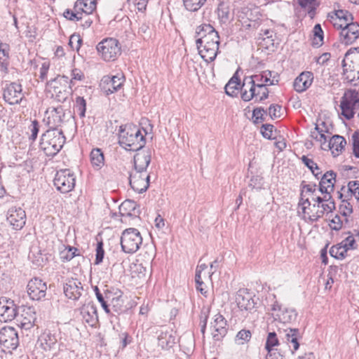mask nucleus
Returning <instances> with one entry per match:
<instances>
[{"instance_id":"16","label":"nucleus","mask_w":359,"mask_h":359,"mask_svg":"<svg viewBox=\"0 0 359 359\" xmlns=\"http://www.w3.org/2000/svg\"><path fill=\"white\" fill-rule=\"evenodd\" d=\"M46 114L47 116V124L50 130L57 129L65 122V112L62 106L48 108Z\"/></svg>"},{"instance_id":"7","label":"nucleus","mask_w":359,"mask_h":359,"mask_svg":"<svg viewBox=\"0 0 359 359\" xmlns=\"http://www.w3.org/2000/svg\"><path fill=\"white\" fill-rule=\"evenodd\" d=\"M97 50L104 61H114L121 53L118 41L114 38H107L97 45Z\"/></svg>"},{"instance_id":"20","label":"nucleus","mask_w":359,"mask_h":359,"mask_svg":"<svg viewBox=\"0 0 359 359\" xmlns=\"http://www.w3.org/2000/svg\"><path fill=\"white\" fill-rule=\"evenodd\" d=\"M21 84L13 82L10 83L4 91V98L10 104H19L22 98Z\"/></svg>"},{"instance_id":"37","label":"nucleus","mask_w":359,"mask_h":359,"mask_svg":"<svg viewBox=\"0 0 359 359\" xmlns=\"http://www.w3.org/2000/svg\"><path fill=\"white\" fill-rule=\"evenodd\" d=\"M276 34L275 32L270 29H261L259 36L260 43L264 46L265 48L269 49L274 46L275 38Z\"/></svg>"},{"instance_id":"2","label":"nucleus","mask_w":359,"mask_h":359,"mask_svg":"<svg viewBox=\"0 0 359 359\" xmlns=\"http://www.w3.org/2000/svg\"><path fill=\"white\" fill-rule=\"evenodd\" d=\"M118 143L126 150L139 151L144 147L146 140L137 126L128 123L120 126Z\"/></svg>"},{"instance_id":"33","label":"nucleus","mask_w":359,"mask_h":359,"mask_svg":"<svg viewBox=\"0 0 359 359\" xmlns=\"http://www.w3.org/2000/svg\"><path fill=\"white\" fill-rule=\"evenodd\" d=\"M96 8V0H77L74 6L75 11L79 12L81 16L87 17Z\"/></svg>"},{"instance_id":"35","label":"nucleus","mask_w":359,"mask_h":359,"mask_svg":"<svg viewBox=\"0 0 359 359\" xmlns=\"http://www.w3.org/2000/svg\"><path fill=\"white\" fill-rule=\"evenodd\" d=\"M273 72L266 70L262 72L261 74L251 76L250 77L253 79L256 83L262 85H276L278 83V79L277 75H272Z\"/></svg>"},{"instance_id":"43","label":"nucleus","mask_w":359,"mask_h":359,"mask_svg":"<svg viewBox=\"0 0 359 359\" xmlns=\"http://www.w3.org/2000/svg\"><path fill=\"white\" fill-rule=\"evenodd\" d=\"M79 250L72 246L66 247L60 252V257L62 262H69L74 257L79 256Z\"/></svg>"},{"instance_id":"22","label":"nucleus","mask_w":359,"mask_h":359,"mask_svg":"<svg viewBox=\"0 0 359 359\" xmlns=\"http://www.w3.org/2000/svg\"><path fill=\"white\" fill-rule=\"evenodd\" d=\"M213 338L216 341L222 339L227 333L228 325L226 320L220 313H217L211 323Z\"/></svg>"},{"instance_id":"4","label":"nucleus","mask_w":359,"mask_h":359,"mask_svg":"<svg viewBox=\"0 0 359 359\" xmlns=\"http://www.w3.org/2000/svg\"><path fill=\"white\" fill-rule=\"evenodd\" d=\"M68 80L66 76H57L47 83L53 89L52 96L59 102H65L72 94V86L69 84Z\"/></svg>"},{"instance_id":"3","label":"nucleus","mask_w":359,"mask_h":359,"mask_svg":"<svg viewBox=\"0 0 359 359\" xmlns=\"http://www.w3.org/2000/svg\"><path fill=\"white\" fill-rule=\"evenodd\" d=\"M65 140L61 130H48L41 137L40 147L46 156H54L61 150Z\"/></svg>"},{"instance_id":"58","label":"nucleus","mask_w":359,"mask_h":359,"mask_svg":"<svg viewBox=\"0 0 359 359\" xmlns=\"http://www.w3.org/2000/svg\"><path fill=\"white\" fill-rule=\"evenodd\" d=\"M347 187L351 196H353L359 203V181H350Z\"/></svg>"},{"instance_id":"44","label":"nucleus","mask_w":359,"mask_h":359,"mask_svg":"<svg viewBox=\"0 0 359 359\" xmlns=\"http://www.w3.org/2000/svg\"><path fill=\"white\" fill-rule=\"evenodd\" d=\"M302 161L303 163L311 171L316 178L319 179L322 172L320 170V168L318 166L313 159L309 158L306 156H302Z\"/></svg>"},{"instance_id":"34","label":"nucleus","mask_w":359,"mask_h":359,"mask_svg":"<svg viewBox=\"0 0 359 359\" xmlns=\"http://www.w3.org/2000/svg\"><path fill=\"white\" fill-rule=\"evenodd\" d=\"M285 339L286 343L289 345V347L291 348V345H292L293 349L292 350V353H294V351L298 350L299 347V339L302 338V334L300 331L297 328H287L285 330Z\"/></svg>"},{"instance_id":"63","label":"nucleus","mask_w":359,"mask_h":359,"mask_svg":"<svg viewBox=\"0 0 359 359\" xmlns=\"http://www.w3.org/2000/svg\"><path fill=\"white\" fill-rule=\"evenodd\" d=\"M342 79L349 83L354 81L355 74L354 70L351 69V65H348L347 68L343 69Z\"/></svg>"},{"instance_id":"50","label":"nucleus","mask_w":359,"mask_h":359,"mask_svg":"<svg viewBox=\"0 0 359 359\" xmlns=\"http://www.w3.org/2000/svg\"><path fill=\"white\" fill-rule=\"evenodd\" d=\"M206 0H183L185 8L190 11H196L201 8Z\"/></svg>"},{"instance_id":"5","label":"nucleus","mask_w":359,"mask_h":359,"mask_svg":"<svg viewBox=\"0 0 359 359\" xmlns=\"http://www.w3.org/2000/svg\"><path fill=\"white\" fill-rule=\"evenodd\" d=\"M359 104V93L355 89L346 90L340 101L341 114L347 120L353 118L355 114L356 107Z\"/></svg>"},{"instance_id":"60","label":"nucleus","mask_w":359,"mask_h":359,"mask_svg":"<svg viewBox=\"0 0 359 359\" xmlns=\"http://www.w3.org/2000/svg\"><path fill=\"white\" fill-rule=\"evenodd\" d=\"M266 112L267 111L265 110L263 107L255 108L252 111V118H254V122L255 123L263 122L265 120L264 116V114H266Z\"/></svg>"},{"instance_id":"55","label":"nucleus","mask_w":359,"mask_h":359,"mask_svg":"<svg viewBox=\"0 0 359 359\" xmlns=\"http://www.w3.org/2000/svg\"><path fill=\"white\" fill-rule=\"evenodd\" d=\"M326 133H328V130H320L319 133H316V131L311 132V137L320 142L321 147L324 150H327L326 145L327 144V137L325 135Z\"/></svg>"},{"instance_id":"59","label":"nucleus","mask_w":359,"mask_h":359,"mask_svg":"<svg viewBox=\"0 0 359 359\" xmlns=\"http://www.w3.org/2000/svg\"><path fill=\"white\" fill-rule=\"evenodd\" d=\"M63 16L69 20L75 21V22L82 20L83 18V16H81V15L79 14V12L75 11L74 9V11H72L71 9H69V8L66 9L64 11Z\"/></svg>"},{"instance_id":"62","label":"nucleus","mask_w":359,"mask_h":359,"mask_svg":"<svg viewBox=\"0 0 359 359\" xmlns=\"http://www.w3.org/2000/svg\"><path fill=\"white\" fill-rule=\"evenodd\" d=\"M81 43L82 39L79 34H74L69 38V45L73 50H76L78 51L81 47Z\"/></svg>"},{"instance_id":"15","label":"nucleus","mask_w":359,"mask_h":359,"mask_svg":"<svg viewBox=\"0 0 359 359\" xmlns=\"http://www.w3.org/2000/svg\"><path fill=\"white\" fill-rule=\"evenodd\" d=\"M27 293L33 300H41L46 294V283L38 278L31 279L27 284Z\"/></svg>"},{"instance_id":"46","label":"nucleus","mask_w":359,"mask_h":359,"mask_svg":"<svg viewBox=\"0 0 359 359\" xmlns=\"http://www.w3.org/2000/svg\"><path fill=\"white\" fill-rule=\"evenodd\" d=\"M346 253L347 252L341 243L333 245L330 250V255L337 259H344L346 257Z\"/></svg>"},{"instance_id":"18","label":"nucleus","mask_w":359,"mask_h":359,"mask_svg":"<svg viewBox=\"0 0 359 359\" xmlns=\"http://www.w3.org/2000/svg\"><path fill=\"white\" fill-rule=\"evenodd\" d=\"M158 345L162 349H169L176 343V337L172 330L161 327L156 331Z\"/></svg>"},{"instance_id":"36","label":"nucleus","mask_w":359,"mask_h":359,"mask_svg":"<svg viewBox=\"0 0 359 359\" xmlns=\"http://www.w3.org/2000/svg\"><path fill=\"white\" fill-rule=\"evenodd\" d=\"M125 77L123 74H117L115 76L104 77V82L109 86L106 90L107 94L118 91L123 86Z\"/></svg>"},{"instance_id":"23","label":"nucleus","mask_w":359,"mask_h":359,"mask_svg":"<svg viewBox=\"0 0 359 359\" xmlns=\"http://www.w3.org/2000/svg\"><path fill=\"white\" fill-rule=\"evenodd\" d=\"M327 20L337 29L342 27L346 22L353 20V15L347 11L337 10L329 13Z\"/></svg>"},{"instance_id":"6","label":"nucleus","mask_w":359,"mask_h":359,"mask_svg":"<svg viewBox=\"0 0 359 359\" xmlns=\"http://www.w3.org/2000/svg\"><path fill=\"white\" fill-rule=\"evenodd\" d=\"M142 243L140 231L135 228L124 230L121 237L122 250L126 253L133 254L137 252Z\"/></svg>"},{"instance_id":"26","label":"nucleus","mask_w":359,"mask_h":359,"mask_svg":"<svg viewBox=\"0 0 359 359\" xmlns=\"http://www.w3.org/2000/svg\"><path fill=\"white\" fill-rule=\"evenodd\" d=\"M301 192L304 191L305 198H309L311 203L320 202L323 198H326L328 196L324 194H320L318 185L316 184H306L303 181L301 184Z\"/></svg>"},{"instance_id":"11","label":"nucleus","mask_w":359,"mask_h":359,"mask_svg":"<svg viewBox=\"0 0 359 359\" xmlns=\"http://www.w3.org/2000/svg\"><path fill=\"white\" fill-rule=\"evenodd\" d=\"M271 315L274 320L283 324L294 322L297 317V313L293 309L282 308V306L275 300L271 305Z\"/></svg>"},{"instance_id":"13","label":"nucleus","mask_w":359,"mask_h":359,"mask_svg":"<svg viewBox=\"0 0 359 359\" xmlns=\"http://www.w3.org/2000/svg\"><path fill=\"white\" fill-rule=\"evenodd\" d=\"M341 29L340 41L345 45L353 43L359 38V24L351 21L344 25Z\"/></svg>"},{"instance_id":"12","label":"nucleus","mask_w":359,"mask_h":359,"mask_svg":"<svg viewBox=\"0 0 359 359\" xmlns=\"http://www.w3.org/2000/svg\"><path fill=\"white\" fill-rule=\"evenodd\" d=\"M19 345L18 334L13 327H4L0 330V346L15 350Z\"/></svg>"},{"instance_id":"32","label":"nucleus","mask_w":359,"mask_h":359,"mask_svg":"<svg viewBox=\"0 0 359 359\" xmlns=\"http://www.w3.org/2000/svg\"><path fill=\"white\" fill-rule=\"evenodd\" d=\"M346 144V140L344 137L334 135L330 138L326 147L327 150H330L334 156H337L345 150Z\"/></svg>"},{"instance_id":"25","label":"nucleus","mask_w":359,"mask_h":359,"mask_svg":"<svg viewBox=\"0 0 359 359\" xmlns=\"http://www.w3.org/2000/svg\"><path fill=\"white\" fill-rule=\"evenodd\" d=\"M219 39L218 41H212L205 42L202 45V48L198 50L201 57L208 62L214 61L219 53Z\"/></svg>"},{"instance_id":"56","label":"nucleus","mask_w":359,"mask_h":359,"mask_svg":"<svg viewBox=\"0 0 359 359\" xmlns=\"http://www.w3.org/2000/svg\"><path fill=\"white\" fill-rule=\"evenodd\" d=\"M351 141L353 154L355 158H359V130L352 134Z\"/></svg>"},{"instance_id":"42","label":"nucleus","mask_w":359,"mask_h":359,"mask_svg":"<svg viewBox=\"0 0 359 359\" xmlns=\"http://www.w3.org/2000/svg\"><path fill=\"white\" fill-rule=\"evenodd\" d=\"M136 204L133 201L126 200L119 206V212L121 216L131 217L135 210Z\"/></svg>"},{"instance_id":"47","label":"nucleus","mask_w":359,"mask_h":359,"mask_svg":"<svg viewBox=\"0 0 359 359\" xmlns=\"http://www.w3.org/2000/svg\"><path fill=\"white\" fill-rule=\"evenodd\" d=\"M279 344V341L277 334L275 332H271L268 334L265 348L268 352L277 351L273 348Z\"/></svg>"},{"instance_id":"17","label":"nucleus","mask_w":359,"mask_h":359,"mask_svg":"<svg viewBox=\"0 0 359 359\" xmlns=\"http://www.w3.org/2000/svg\"><path fill=\"white\" fill-rule=\"evenodd\" d=\"M7 220L13 229L20 230L25 224V211L21 208L12 207L8 211Z\"/></svg>"},{"instance_id":"54","label":"nucleus","mask_w":359,"mask_h":359,"mask_svg":"<svg viewBox=\"0 0 359 359\" xmlns=\"http://www.w3.org/2000/svg\"><path fill=\"white\" fill-rule=\"evenodd\" d=\"M75 109L81 118L85 117L86 111V101L83 97L78 96L75 101Z\"/></svg>"},{"instance_id":"27","label":"nucleus","mask_w":359,"mask_h":359,"mask_svg":"<svg viewBox=\"0 0 359 359\" xmlns=\"http://www.w3.org/2000/svg\"><path fill=\"white\" fill-rule=\"evenodd\" d=\"M236 302L241 311H251L255 308V303L249 292L245 289L239 290L236 296Z\"/></svg>"},{"instance_id":"45","label":"nucleus","mask_w":359,"mask_h":359,"mask_svg":"<svg viewBox=\"0 0 359 359\" xmlns=\"http://www.w3.org/2000/svg\"><path fill=\"white\" fill-rule=\"evenodd\" d=\"M216 32L215 29L210 24H202L197 27L195 37L202 38Z\"/></svg>"},{"instance_id":"8","label":"nucleus","mask_w":359,"mask_h":359,"mask_svg":"<svg viewBox=\"0 0 359 359\" xmlns=\"http://www.w3.org/2000/svg\"><path fill=\"white\" fill-rule=\"evenodd\" d=\"M53 182L57 191L62 194H67L74 189L76 177L69 169H62L57 171Z\"/></svg>"},{"instance_id":"19","label":"nucleus","mask_w":359,"mask_h":359,"mask_svg":"<svg viewBox=\"0 0 359 359\" xmlns=\"http://www.w3.org/2000/svg\"><path fill=\"white\" fill-rule=\"evenodd\" d=\"M336 173L332 170L327 171L323 175H320V181L318 187L320 194H324L328 197L332 196L331 194L334 191L336 182Z\"/></svg>"},{"instance_id":"51","label":"nucleus","mask_w":359,"mask_h":359,"mask_svg":"<svg viewBox=\"0 0 359 359\" xmlns=\"http://www.w3.org/2000/svg\"><path fill=\"white\" fill-rule=\"evenodd\" d=\"M314 39L313 45L317 47L323 44V31L320 24H317L313 27Z\"/></svg>"},{"instance_id":"30","label":"nucleus","mask_w":359,"mask_h":359,"mask_svg":"<svg viewBox=\"0 0 359 359\" xmlns=\"http://www.w3.org/2000/svg\"><path fill=\"white\" fill-rule=\"evenodd\" d=\"M81 314L85 322L91 327L95 326L98 322L97 308L93 303L84 304L81 309Z\"/></svg>"},{"instance_id":"24","label":"nucleus","mask_w":359,"mask_h":359,"mask_svg":"<svg viewBox=\"0 0 359 359\" xmlns=\"http://www.w3.org/2000/svg\"><path fill=\"white\" fill-rule=\"evenodd\" d=\"M36 319L34 309L32 307L23 308L20 316L17 315L16 320L18 325L25 330H29L33 327Z\"/></svg>"},{"instance_id":"14","label":"nucleus","mask_w":359,"mask_h":359,"mask_svg":"<svg viewBox=\"0 0 359 359\" xmlns=\"http://www.w3.org/2000/svg\"><path fill=\"white\" fill-rule=\"evenodd\" d=\"M18 314V306L13 300L6 297L0 298V317L4 322L11 321Z\"/></svg>"},{"instance_id":"39","label":"nucleus","mask_w":359,"mask_h":359,"mask_svg":"<svg viewBox=\"0 0 359 359\" xmlns=\"http://www.w3.org/2000/svg\"><path fill=\"white\" fill-rule=\"evenodd\" d=\"M9 46L6 43H0V70L7 73L9 65Z\"/></svg>"},{"instance_id":"28","label":"nucleus","mask_w":359,"mask_h":359,"mask_svg":"<svg viewBox=\"0 0 359 359\" xmlns=\"http://www.w3.org/2000/svg\"><path fill=\"white\" fill-rule=\"evenodd\" d=\"M258 84L251 77L246 76L243 79L241 90V98L245 102L255 99Z\"/></svg>"},{"instance_id":"1","label":"nucleus","mask_w":359,"mask_h":359,"mask_svg":"<svg viewBox=\"0 0 359 359\" xmlns=\"http://www.w3.org/2000/svg\"><path fill=\"white\" fill-rule=\"evenodd\" d=\"M299 205L302 212L309 222H317L325 213L332 212L335 209V203L332 196L323 198L320 202L311 203L309 198H305L304 191L300 193Z\"/></svg>"},{"instance_id":"41","label":"nucleus","mask_w":359,"mask_h":359,"mask_svg":"<svg viewBox=\"0 0 359 359\" xmlns=\"http://www.w3.org/2000/svg\"><path fill=\"white\" fill-rule=\"evenodd\" d=\"M104 154L100 149H93L90 153V161L93 166L100 169L104 165Z\"/></svg>"},{"instance_id":"10","label":"nucleus","mask_w":359,"mask_h":359,"mask_svg":"<svg viewBox=\"0 0 359 359\" xmlns=\"http://www.w3.org/2000/svg\"><path fill=\"white\" fill-rule=\"evenodd\" d=\"M105 298L110 302L113 312L121 314L126 312L129 309L128 305L126 304V298L119 290H106Z\"/></svg>"},{"instance_id":"64","label":"nucleus","mask_w":359,"mask_h":359,"mask_svg":"<svg viewBox=\"0 0 359 359\" xmlns=\"http://www.w3.org/2000/svg\"><path fill=\"white\" fill-rule=\"evenodd\" d=\"M195 282L196 290L200 292L203 296L207 297L208 290L204 287V283L202 280L201 276L199 275V272L195 275Z\"/></svg>"},{"instance_id":"61","label":"nucleus","mask_w":359,"mask_h":359,"mask_svg":"<svg viewBox=\"0 0 359 359\" xmlns=\"http://www.w3.org/2000/svg\"><path fill=\"white\" fill-rule=\"evenodd\" d=\"M29 130L31 133L30 135L29 136V140L34 142L36 139L39 131V123L38 121H32L31 125L29 126Z\"/></svg>"},{"instance_id":"57","label":"nucleus","mask_w":359,"mask_h":359,"mask_svg":"<svg viewBox=\"0 0 359 359\" xmlns=\"http://www.w3.org/2000/svg\"><path fill=\"white\" fill-rule=\"evenodd\" d=\"M341 243L344 248L346 249V252H348L349 250H355L358 248V244L356 243L355 239L352 234L349 235Z\"/></svg>"},{"instance_id":"29","label":"nucleus","mask_w":359,"mask_h":359,"mask_svg":"<svg viewBox=\"0 0 359 359\" xmlns=\"http://www.w3.org/2000/svg\"><path fill=\"white\" fill-rule=\"evenodd\" d=\"M151 151L150 149L142 150L136 153L133 158L134 169L147 171V168L151 162Z\"/></svg>"},{"instance_id":"21","label":"nucleus","mask_w":359,"mask_h":359,"mask_svg":"<svg viewBox=\"0 0 359 359\" xmlns=\"http://www.w3.org/2000/svg\"><path fill=\"white\" fill-rule=\"evenodd\" d=\"M65 296L72 300H77L81 296L83 287L81 282L76 278L68 279L63 287Z\"/></svg>"},{"instance_id":"52","label":"nucleus","mask_w":359,"mask_h":359,"mask_svg":"<svg viewBox=\"0 0 359 359\" xmlns=\"http://www.w3.org/2000/svg\"><path fill=\"white\" fill-rule=\"evenodd\" d=\"M269 89L267 85L258 84L257 89L256 90V102H262L269 97Z\"/></svg>"},{"instance_id":"31","label":"nucleus","mask_w":359,"mask_h":359,"mask_svg":"<svg viewBox=\"0 0 359 359\" xmlns=\"http://www.w3.org/2000/svg\"><path fill=\"white\" fill-rule=\"evenodd\" d=\"M313 74L311 72L301 73L294 81V89L298 93H303L308 89L313 83Z\"/></svg>"},{"instance_id":"49","label":"nucleus","mask_w":359,"mask_h":359,"mask_svg":"<svg viewBox=\"0 0 359 359\" xmlns=\"http://www.w3.org/2000/svg\"><path fill=\"white\" fill-rule=\"evenodd\" d=\"M219 39V36L218 32L216 31L215 32H212L210 34L205 36L202 38L196 39V43L198 50H200L202 48V45L205 42L208 43L212 41H218Z\"/></svg>"},{"instance_id":"53","label":"nucleus","mask_w":359,"mask_h":359,"mask_svg":"<svg viewBox=\"0 0 359 359\" xmlns=\"http://www.w3.org/2000/svg\"><path fill=\"white\" fill-rule=\"evenodd\" d=\"M260 132L262 134L263 137L271 140V139H275L276 136L274 135V133L276 132V130H274V126L271 124H263L261 126Z\"/></svg>"},{"instance_id":"38","label":"nucleus","mask_w":359,"mask_h":359,"mask_svg":"<svg viewBox=\"0 0 359 359\" xmlns=\"http://www.w3.org/2000/svg\"><path fill=\"white\" fill-rule=\"evenodd\" d=\"M38 342L44 350H50L57 342V337L50 330H45L39 336Z\"/></svg>"},{"instance_id":"48","label":"nucleus","mask_w":359,"mask_h":359,"mask_svg":"<svg viewBox=\"0 0 359 359\" xmlns=\"http://www.w3.org/2000/svg\"><path fill=\"white\" fill-rule=\"evenodd\" d=\"M251 337V332L249 330L243 329L237 333L235 337V342L237 344L242 345L248 342Z\"/></svg>"},{"instance_id":"40","label":"nucleus","mask_w":359,"mask_h":359,"mask_svg":"<svg viewBox=\"0 0 359 359\" xmlns=\"http://www.w3.org/2000/svg\"><path fill=\"white\" fill-rule=\"evenodd\" d=\"M241 81L235 74L225 86V93L231 97H236L240 89Z\"/></svg>"},{"instance_id":"9","label":"nucleus","mask_w":359,"mask_h":359,"mask_svg":"<svg viewBox=\"0 0 359 359\" xmlns=\"http://www.w3.org/2000/svg\"><path fill=\"white\" fill-rule=\"evenodd\" d=\"M150 175L147 171L133 169L129 174V184L136 192H145L149 186Z\"/></svg>"}]
</instances>
